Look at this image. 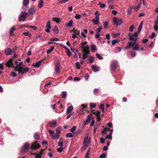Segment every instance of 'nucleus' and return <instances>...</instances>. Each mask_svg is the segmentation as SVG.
<instances>
[{
	"mask_svg": "<svg viewBox=\"0 0 158 158\" xmlns=\"http://www.w3.org/2000/svg\"><path fill=\"white\" fill-rule=\"evenodd\" d=\"M40 145L38 143L37 141H35L32 143L31 147L32 150H36L37 148H39Z\"/></svg>",
	"mask_w": 158,
	"mask_h": 158,
	"instance_id": "nucleus-1",
	"label": "nucleus"
},
{
	"mask_svg": "<svg viewBox=\"0 0 158 158\" xmlns=\"http://www.w3.org/2000/svg\"><path fill=\"white\" fill-rule=\"evenodd\" d=\"M30 148V146L28 143H26L24 146L22 148L21 152H27Z\"/></svg>",
	"mask_w": 158,
	"mask_h": 158,
	"instance_id": "nucleus-2",
	"label": "nucleus"
},
{
	"mask_svg": "<svg viewBox=\"0 0 158 158\" xmlns=\"http://www.w3.org/2000/svg\"><path fill=\"white\" fill-rule=\"evenodd\" d=\"M113 21L114 24L116 26L120 25L123 22L122 19H119L116 17H114L113 18Z\"/></svg>",
	"mask_w": 158,
	"mask_h": 158,
	"instance_id": "nucleus-3",
	"label": "nucleus"
},
{
	"mask_svg": "<svg viewBox=\"0 0 158 158\" xmlns=\"http://www.w3.org/2000/svg\"><path fill=\"white\" fill-rule=\"evenodd\" d=\"M28 15L27 13L24 12L19 17V21H24L26 19V16Z\"/></svg>",
	"mask_w": 158,
	"mask_h": 158,
	"instance_id": "nucleus-4",
	"label": "nucleus"
},
{
	"mask_svg": "<svg viewBox=\"0 0 158 158\" xmlns=\"http://www.w3.org/2000/svg\"><path fill=\"white\" fill-rule=\"evenodd\" d=\"M91 113L94 114H95L96 116V119L97 121H99L100 120V114L101 112L99 111H94V110H92Z\"/></svg>",
	"mask_w": 158,
	"mask_h": 158,
	"instance_id": "nucleus-5",
	"label": "nucleus"
},
{
	"mask_svg": "<svg viewBox=\"0 0 158 158\" xmlns=\"http://www.w3.org/2000/svg\"><path fill=\"white\" fill-rule=\"evenodd\" d=\"M117 63L116 61H113L111 64V69L112 71H114L117 69Z\"/></svg>",
	"mask_w": 158,
	"mask_h": 158,
	"instance_id": "nucleus-6",
	"label": "nucleus"
},
{
	"mask_svg": "<svg viewBox=\"0 0 158 158\" xmlns=\"http://www.w3.org/2000/svg\"><path fill=\"white\" fill-rule=\"evenodd\" d=\"M81 48L82 49V51L83 53H86L87 52L88 54L89 53V45H87L84 47L81 46Z\"/></svg>",
	"mask_w": 158,
	"mask_h": 158,
	"instance_id": "nucleus-7",
	"label": "nucleus"
},
{
	"mask_svg": "<svg viewBox=\"0 0 158 158\" xmlns=\"http://www.w3.org/2000/svg\"><path fill=\"white\" fill-rule=\"evenodd\" d=\"M13 60L12 58L10 59L6 63V65L8 67L10 68V67H12L13 68H14V66L12 63Z\"/></svg>",
	"mask_w": 158,
	"mask_h": 158,
	"instance_id": "nucleus-8",
	"label": "nucleus"
},
{
	"mask_svg": "<svg viewBox=\"0 0 158 158\" xmlns=\"http://www.w3.org/2000/svg\"><path fill=\"white\" fill-rule=\"evenodd\" d=\"M46 58H45L44 59H42L40 61L36 62L35 64H33L32 65L34 66L36 68H38L40 66L42 61L45 59Z\"/></svg>",
	"mask_w": 158,
	"mask_h": 158,
	"instance_id": "nucleus-9",
	"label": "nucleus"
},
{
	"mask_svg": "<svg viewBox=\"0 0 158 158\" xmlns=\"http://www.w3.org/2000/svg\"><path fill=\"white\" fill-rule=\"evenodd\" d=\"M92 116V114H90L88 115L86 120L84 122V123L85 124H86L89 123L91 119Z\"/></svg>",
	"mask_w": 158,
	"mask_h": 158,
	"instance_id": "nucleus-10",
	"label": "nucleus"
},
{
	"mask_svg": "<svg viewBox=\"0 0 158 158\" xmlns=\"http://www.w3.org/2000/svg\"><path fill=\"white\" fill-rule=\"evenodd\" d=\"M35 9L33 7L30 8L28 10V13L29 14L32 15L35 13Z\"/></svg>",
	"mask_w": 158,
	"mask_h": 158,
	"instance_id": "nucleus-11",
	"label": "nucleus"
},
{
	"mask_svg": "<svg viewBox=\"0 0 158 158\" xmlns=\"http://www.w3.org/2000/svg\"><path fill=\"white\" fill-rule=\"evenodd\" d=\"M11 52V49L9 48H6L5 51V53L6 55H9L10 54Z\"/></svg>",
	"mask_w": 158,
	"mask_h": 158,
	"instance_id": "nucleus-12",
	"label": "nucleus"
},
{
	"mask_svg": "<svg viewBox=\"0 0 158 158\" xmlns=\"http://www.w3.org/2000/svg\"><path fill=\"white\" fill-rule=\"evenodd\" d=\"M88 139V136L85 137L84 139L83 142V144H85L84 146L86 147H87L88 146V141H87Z\"/></svg>",
	"mask_w": 158,
	"mask_h": 158,
	"instance_id": "nucleus-13",
	"label": "nucleus"
},
{
	"mask_svg": "<svg viewBox=\"0 0 158 158\" xmlns=\"http://www.w3.org/2000/svg\"><path fill=\"white\" fill-rule=\"evenodd\" d=\"M73 22L72 20H70L69 22L66 23L65 26L66 27H71L73 26Z\"/></svg>",
	"mask_w": 158,
	"mask_h": 158,
	"instance_id": "nucleus-14",
	"label": "nucleus"
},
{
	"mask_svg": "<svg viewBox=\"0 0 158 158\" xmlns=\"http://www.w3.org/2000/svg\"><path fill=\"white\" fill-rule=\"evenodd\" d=\"M60 65L59 63H57L56 67V72L57 73H59L60 71Z\"/></svg>",
	"mask_w": 158,
	"mask_h": 158,
	"instance_id": "nucleus-15",
	"label": "nucleus"
},
{
	"mask_svg": "<svg viewBox=\"0 0 158 158\" xmlns=\"http://www.w3.org/2000/svg\"><path fill=\"white\" fill-rule=\"evenodd\" d=\"M91 51L92 52H96L95 50H97L96 46L94 44H91L90 46Z\"/></svg>",
	"mask_w": 158,
	"mask_h": 158,
	"instance_id": "nucleus-16",
	"label": "nucleus"
},
{
	"mask_svg": "<svg viewBox=\"0 0 158 158\" xmlns=\"http://www.w3.org/2000/svg\"><path fill=\"white\" fill-rule=\"evenodd\" d=\"M73 109V107L72 106H69L66 112V114H68L72 111Z\"/></svg>",
	"mask_w": 158,
	"mask_h": 158,
	"instance_id": "nucleus-17",
	"label": "nucleus"
},
{
	"mask_svg": "<svg viewBox=\"0 0 158 158\" xmlns=\"http://www.w3.org/2000/svg\"><path fill=\"white\" fill-rule=\"evenodd\" d=\"M143 24V21H142L141 22L139 25V26L138 29V33H140L141 30L142 28Z\"/></svg>",
	"mask_w": 158,
	"mask_h": 158,
	"instance_id": "nucleus-18",
	"label": "nucleus"
},
{
	"mask_svg": "<svg viewBox=\"0 0 158 158\" xmlns=\"http://www.w3.org/2000/svg\"><path fill=\"white\" fill-rule=\"evenodd\" d=\"M91 69L94 72H97L98 71V68L96 66L93 65L91 66Z\"/></svg>",
	"mask_w": 158,
	"mask_h": 158,
	"instance_id": "nucleus-19",
	"label": "nucleus"
},
{
	"mask_svg": "<svg viewBox=\"0 0 158 158\" xmlns=\"http://www.w3.org/2000/svg\"><path fill=\"white\" fill-rule=\"evenodd\" d=\"M133 46V44H132V42H128L127 46L125 48V49H129Z\"/></svg>",
	"mask_w": 158,
	"mask_h": 158,
	"instance_id": "nucleus-20",
	"label": "nucleus"
},
{
	"mask_svg": "<svg viewBox=\"0 0 158 158\" xmlns=\"http://www.w3.org/2000/svg\"><path fill=\"white\" fill-rule=\"evenodd\" d=\"M15 28L14 27H12L10 29V36L14 35L13 33L14 31L15 30Z\"/></svg>",
	"mask_w": 158,
	"mask_h": 158,
	"instance_id": "nucleus-21",
	"label": "nucleus"
},
{
	"mask_svg": "<svg viewBox=\"0 0 158 158\" xmlns=\"http://www.w3.org/2000/svg\"><path fill=\"white\" fill-rule=\"evenodd\" d=\"M132 49L135 51H138L139 50V47L138 44L135 45L132 47Z\"/></svg>",
	"mask_w": 158,
	"mask_h": 158,
	"instance_id": "nucleus-22",
	"label": "nucleus"
},
{
	"mask_svg": "<svg viewBox=\"0 0 158 158\" xmlns=\"http://www.w3.org/2000/svg\"><path fill=\"white\" fill-rule=\"evenodd\" d=\"M29 69H30V68L28 67H27V68H23V70H22V71L21 72V74H23L25 72L28 71L29 70Z\"/></svg>",
	"mask_w": 158,
	"mask_h": 158,
	"instance_id": "nucleus-23",
	"label": "nucleus"
},
{
	"mask_svg": "<svg viewBox=\"0 0 158 158\" xmlns=\"http://www.w3.org/2000/svg\"><path fill=\"white\" fill-rule=\"evenodd\" d=\"M49 124L50 126L51 127H55L56 124V122L55 121L53 122H49Z\"/></svg>",
	"mask_w": 158,
	"mask_h": 158,
	"instance_id": "nucleus-24",
	"label": "nucleus"
},
{
	"mask_svg": "<svg viewBox=\"0 0 158 158\" xmlns=\"http://www.w3.org/2000/svg\"><path fill=\"white\" fill-rule=\"evenodd\" d=\"M94 58L93 57H92V56H89V63L90 64L94 62Z\"/></svg>",
	"mask_w": 158,
	"mask_h": 158,
	"instance_id": "nucleus-25",
	"label": "nucleus"
},
{
	"mask_svg": "<svg viewBox=\"0 0 158 158\" xmlns=\"http://www.w3.org/2000/svg\"><path fill=\"white\" fill-rule=\"evenodd\" d=\"M34 137L35 139L37 140H39L40 139V135L38 134L37 133L35 134L34 135Z\"/></svg>",
	"mask_w": 158,
	"mask_h": 158,
	"instance_id": "nucleus-26",
	"label": "nucleus"
},
{
	"mask_svg": "<svg viewBox=\"0 0 158 158\" xmlns=\"http://www.w3.org/2000/svg\"><path fill=\"white\" fill-rule=\"evenodd\" d=\"M62 94V98H65L67 95V93L66 92L63 91L61 93Z\"/></svg>",
	"mask_w": 158,
	"mask_h": 158,
	"instance_id": "nucleus-27",
	"label": "nucleus"
},
{
	"mask_svg": "<svg viewBox=\"0 0 158 158\" xmlns=\"http://www.w3.org/2000/svg\"><path fill=\"white\" fill-rule=\"evenodd\" d=\"M92 21L95 25H98L99 24V21L96 20L95 19H92Z\"/></svg>",
	"mask_w": 158,
	"mask_h": 158,
	"instance_id": "nucleus-28",
	"label": "nucleus"
},
{
	"mask_svg": "<svg viewBox=\"0 0 158 158\" xmlns=\"http://www.w3.org/2000/svg\"><path fill=\"white\" fill-rule=\"evenodd\" d=\"M96 104L94 103H92L89 104V106L90 108H94L96 107Z\"/></svg>",
	"mask_w": 158,
	"mask_h": 158,
	"instance_id": "nucleus-29",
	"label": "nucleus"
},
{
	"mask_svg": "<svg viewBox=\"0 0 158 158\" xmlns=\"http://www.w3.org/2000/svg\"><path fill=\"white\" fill-rule=\"evenodd\" d=\"M89 54L87 52L86 53H83L82 56V59L83 60H85L86 57H87V55Z\"/></svg>",
	"mask_w": 158,
	"mask_h": 158,
	"instance_id": "nucleus-30",
	"label": "nucleus"
},
{
	"mask_svg": "<svg viewBox=\"0 0 158 158\" xmlns=\"http://www.w3.org/2000/svg\"><path fill=\"white\" fill-rule=\"evenodd\" d=\"M29 3V0H23V4L24 6H26Z\"/></svg>",
	"mask_w": 158,
	"mask_h": 158,
	"instance_id": "nucleus-31",
	"label": "nucleus"
},
{
	"mask_svg": "<svg viewBox=\"0 0 158 158\" xmlns=\"http://www.w3.org/2000/svg\"><path fill=\"white\" fill-rule=\"evenodd\" d=\"M43 1L42 0H40V3L38 5V6L40 8H41L43 6Z\"/></svg>",
	"mask_w": 158,
	"mask_h": 158,
	"instance_id": "nucleus-32",
	"label": "nucleus"
},
{
	"mask_svg": "<svg viewBox=\"0 0 158 158\" xmlns=\"http://www.w3.org/2000/svg\"><path fill=\"white\" fill-rule=\"evenodd\" d=\"M23 34L25 36H28L29 37H31V34L28 32H24Z\"/></svg>",
	"mask_w": 158,
	"mask_h": 158,
	"instance_id": "nucleus-33",
	"label": "nucleus"
},
{
	"mask_svg": "<svg viewBox=\"0 0 158 158\" xmlns=\"http://www.w3.org/2000/svg\"><path fill=\"white\" fill-rule=\"evenodd\" d=\"M73 133H68L66 135V136L67 137L71 138L73 137Z\"/></svg>",
	"mask_w": 158,
	"mask_h": 158,
	"instance_id": "nucleus-34",
	"label": "nucleus"
},
{
	"mask_svg": "<svg viewBox=\"0 0 158 158\" xmlns=\"http://www.w3.org/2000/svg\"><path fill=\"white\" fill-rule=\"evenodd\" d=\"M119 41V40H114L112 41V45H114L115 44L118 43Z\"/></svg>",
	"mask_w": 158,
	"mask_h": 158,
	"instance_id": "nucleus-35",
	"label": "nucleus"
},
{
	"mask_svg": "<svg viewBox=\"0 0 158 158\" xmlns=\"http://www.w3.org/2000/svg\"><path fill=\"white\" fill-rule=\"evenodd\" d=\"M89 151L90 150L89 149H88V151L86 153L85 155V158H89Z\"/></svg>",
	"mask_w": 158,
	"mask_h": 158,
	"instance_id": "nucleus-36",
	"label": "nucleus"
},
{
	"mask_svg": "<svg viewBox=\"0 0 158 158\" xmlns=\"http://www.w3.org/2000/svg\"><path fill=\"white\" fill-rule=\"evenodd\" d=\"M50 23V22L49 21L47 22L46 24V27L47 28L50 29L51 28Z\"/></svg>",
	"mask_w": 158,
	"mask_h": 158,
	"instance_id": "nucleus-37",
	"label": "nucleus"
},
{
	"mask_svg": "<svg viewBox=\"0 0 158 158\" xmlns=\"http://www.w3.org/2000/svg\"><path fill=\"white\" fill-rule=\"evenodd\" d=\"M54 49V46H53L51 47L50 49H49L47 51V53L48 54L49 53L51 52Z\"/></svg>",
	"mask_w": 158,
	"mask_h": 158,
	"instance_id": "nucleus-38",
	"label": "nucleus"
},
{
	"mask_svg": "<svg viewBox=\"0 0 158 158\" xmlns=\"http://www.w3.org/2000/svg\"><path fill=\"white\" fill-rule=\"evenodd\" d=\"M53 31L56 33H57L59 32V30L57 27L55 26L53 29Z\"/></svg>",
	"mask_w": 158,
	"mask_h": 158,
	"instance_id": "nucleus-39",
	"label": "nucleus"
},
{
	"mask_svg": "<svg viewBox=\"0 0 158 158\" xmlns=\"http://www.w3.org/2000/svg\"><path fill=\"white\" fill-rule=\"evenodd\" d=\"M76 129V127L75 126H73L71 129L70 131L72 133H73L74 132Z\"/></svg>",
	"mask_w": 158,
	"mask_h": 158,
	"instance_id": "nucleus-40",
	"label": "nucleus"
},
{
	"mask_svg": "<svg viewBox=\"0 0 158 158\" xmlns=\"http://www.w3.org/2000/svg\"><path fill=\"white\" fill-rule=\"evenodd\" d=\"M107 129V127H105L103 130L102 131V133L103 134H106L107 132L106 129Z\"/></svg>",
	"mask_w": 158,
	"mask_h": 158,
	"instance_id": "nucleus-41",
	"label": "nucleus"
},
{
	"mask_svg": "<svg viewBox=\"0 0 158 158\" xmlns=\"http://www.w3.org/2000/svg\"><path fill=\"white\" fill-rule=\"evenodd\" d=\"M60 137L59 135L57 134H56L55 135L52 136V139H56Z\"/></svg>",
	"mask_w": 158,
	"mask_h": 158,
	"instance_id": "nucleus-42",
	"label": "nucleus"
},
{
	"mask_svg": "<svg viewBox=\"0 0 158 158\" xmlns=\"http://www.w3.org/2000/svg\"><path fill=\"white\" fill-rule=\"evenodd\" d=\"M53 20L54 21H56L57 23H58L60 22V19L59 18L56 17L53 18Z\"/></svg>",
	"mask_w": 158,
	"mask_h": 158,
	"instance_id": "nucleus-43",
	"label": "nucleus"
},
{
	"mask_svg": "<svg viewBox=\"0 0 158 158\" xmlns=\"http://www.w3.org/2000/svg\"><path fill=\"white\" fill-rule=\"evenodd\" d=\"M96 57L100 60H102L103 59V57L101 56L98 53H96Z\"/></svg>",
	"mask_w": 158,
	"mask_h": 158,
	"instance_id": "nucleus-44",
	"label": "nucleus"
},
{
	"mask_svg": "<svg viewBox=\"0 0 158 158\" xmlns=\"http://www.w3.org/2000/svg\"><path fill=\"white\" fill-rule=\"evenodd\" d=\"M134 28V26L133 24L131 25L129 28V31L131 32H132L133 31Z\"/></svg>",
	"mask_w": 158,
	"mask_h": 158,
	"instance_id": "nucleus-45",
	"label": "nucleus"
},
{
	"mask_svg": "<svg viewBox=\"0 0 158 158\" xmlns=\"http://www.w3.org/2000/svg\"><path fill=\"white\" fill-rule=\"evenodd\" d=\"M98 13V11H97L95 13V15H96L94 19H95L96 20H99V15L97 14V13Z\"/></svg>",
	"mask_w": 158,
	"mask_h": 158,
	"instance_id": "nucleus-46",
	"label": "nucleus"
},
{
	"mask_svg": "<svg viewBox=\"0 0 158 158\" xmlns=\"http://www.w3.org/2000/svg\"><path fill=\"white\" fill-rule=\"evenodd\" d=\"M99 5L100 6V7L102 8H104L106 6V5L105 4L102 3L101 2H99Z\"/></svg>",
	"mask_w": 158,
	"mask_h": 158,
	"instance_id": "nucleus-47",
	"label": "nucleus"
},
{
	"mask_svg": "<svg viewBox=\"0 0 158 158\" xmlns=\"http://www.w3.org/2000/svg\"><path fill=\"white\" fill-rule=\"evenodd\" d=\"M131 55L132 57H135L136 55L135 52L134 51H132L131 52Z\"/></svg>",
	"mask_w": 158,
	"mask_h": 158,
	"instance_id": "nucleus-48",
	"label": "nucleus"
},
{
	"mask_svg": "<svg viewBox=\"0 0 158 158\" xmlns=\"http://www.w3.org/2000/svg\"><path fill=\"white\" fill-rule=\"evenodd\" d=\"M106 155L105 153H103L100 155L99 156L100 158H105L106 157Z\"/></svg>",
	"mask_w": 158,
	"mask_h": 158,
	"instance_id": "nucleus-49",
	"label": "nucleus"
},
{
	"mask_svg": "<svg viewBox=\"0 0 158 158\" xmlns=\"http://www.w3.org/2000/svg\"><path fill=\"white\" fill-rule=\"evenodd\" d=\"M142 0H139V3L138 4V5H137V7L138 8L137 10H138L140 8V7L141 6V5L142 3Z\"/></svg>",
	"mask_w": 158,
	"mask_h": 158,
	"instance_id": "nucleus-50",
	"label": "nucleus"
},
{
	"mask_svg": "<svg viewBox=\"0 0 158 158\" xmlns=\"http://www.w3.org/2000/svg\"><path fill=\"white\" fill-rule=\"evenodd\" d=\"M35 155V158H41V155L39 153L36 154Z\"/></svg>",
	"mask_w": 158,
	"mask_h": 158,
	"instance_id": "nucleus-51",
	"label": "nucleus"
},
{
	"mask_svg": "<svg viewBox=\"0 0 158 158\" xmlns=\"http://www.w3.org/2000/svg\"><path fill=\"white\" fill-rule=\"evenodd\" d=\"M98 89L96 88L94 89V94H96L98 93Z\"/></svg>",
	"mask_w": 158,
	"mask_h": 158,
	"instance_id": "nucleus-52",
	"label": "nucleus"
},
{
	"mask_svg": "<svg viewBox=\"0 0 158 158\" xmlns=\"http://www.w3.org/2000/svg\"><path fill=\"white\" fill-rule=\"evenodd\" d=\"M48 132L51 136H52L54 134V132L51 130H49Z\"/></svg>",
	"mask_w": 158,
	"mask_h": 158,
	"instance_id": "nucleus-53",
	"label": "nucleus"
},
{
	"mask_svg": "<svg viewBox=\"0 0 158 158\" xmlns=\"http://www.w3.org/2000/svg\"><path fill=\"white\" fill-rule=\"evenodd\" d=\"M10 75L14 77H15L17 76V74L14 72H11Z\"/></svg>",
	"mask_w": 158,
	"mask_h": 158,
	"instance_id": "nucleus-54",
	"label": "nucleus"
},
{
	"mask_svg": "<svg viewBox=\"0 0 158 158\" xmlns=\"http://www.w3.org/2000/svg\"><path fill=\"white\" fill-rule=\"evenodd\" d=\"M100 143H104L105 141V139L103 138L102 137H100Z\"/></svg>",
	"mask_w": 158,
	"mask_h": 158,
	"instance_id": "nucleus-55",
	"label": "nucleus"
},
{
	"mask_svg": "<svg viewBox=\"0 0 158 158\" xmlns=\"http://www.w3.org/2000/svg\"><path fill=\"white\" fill-rule=\"evenodd\" d=\"M76 65L77 68L78 69H79L80 68V64L78 62H77L76 63Z\"/></svg>",
	"mask_w": 158,
	"mask_h": 158,
	"instance_id": "nucleus-56",
	"label": "nucleus"
},
{
	"mask_svg": "<svg viewBox=\"0 0 158 158\" xmlns=\"http://www.w3.org/2000/svg\"><path fill=\"white\" fill-rule=\"evenodd\" d=\"M108 25V22L106 21L104 23V27L105 28H107Z\"/></svg>",
	"mask_w": 158,
	"mask_h": 158,
	"instance_id": "nucleus-57",
	"label": "nucleus"
},
{
	"mask_svg": "<svg viewBox=\"0 0 158 158\" xmlns=\"http://www.w3.org/2000/svg\"><path fill=\"white\" fill-rule=\"evenodd\" d=\"M23 64V62H21L19 63V64H17L16 65V68L18 67L19 68V67H21Z\"/></svg>",
	"mask_w": 158,
	"mask_h": 158,
	"instance_id": "nucleus-58",
	"label": "nucleus"
},
{
	"mask_svg": "<svg viewBox=\"0 0 158 158\" xmlns=\"http://www.w3.org/2000/svg\"><path fill=\"white\" fill-rule=\"evenodd\" d=\"M135 40V38L133 36V35L131 36H130V37H129V40L134 41V40Z\"/></svg>",
	"mask_w": 158,
	"mask_h": 158,
	"instance_id": "nucleus-59",
	"label": "nucleus"
},
{
	"mask_svg": "<svg viewBox=\"0 0 158 158\" xmlns=\"http://www.w3.org/2000/svg\"><path fill=\"white\" fill-rule=\"evenodd\" d=\"M63 150V149L62 148H58L57 149V151L59 152H62Z\"/></svg>",
	"mask_w": 158,
	"mask_h": 158,
	"instance_id": "nucleus-60",
	"label": "nucleus"
},
{
	"mask_svg": "<svg viewBox=\"0 0 158 158\" xmlns=\"http://www.w3.org/2000/svg\"><path fill=\"white\" fill-rule=\"evenodd\" d=\"M155 36V33L154 32H152L151 34V35L149 36V38L151 39H153Z\"/></svg>",
	"mask_w": 158,
	"mask_h": 158,
	"instance_id": "nucleus-61",
	"label": "nucleus"
},
{
	"mask_svg": "<svg viewBox=\"0 0 158 158\" xmlns=\"http://www.w3.org/2000/svg\"><path fill=\"white\" fill-rule=\"evenodd\" d=\"M23 67L21 66L19 68V73L21 74V72L23 70Z\"/></svg>",
	"mask_w": 158,
	"mask_h": 158,
	"instance_id": "nucleus-62",
	"label": "nucleus"
},
{
	"mask_svg": "<svg viewBox=\"0 0 158 158\" xmlns=\"http://www.w3.org/2000/svg\"><path fill=\"white\" fill-rule=\"evenodd\" d=\"M154 24L155 25H158V15L157 17L156 20L154 21Z\"/></svg>",
	"mask_w": 158,
	"mask_h": 158,
	"instance_id": "nucleus-63",
	"label": "nucleus"
},
{
	"mask_svg": "<svg viewBox=\"0 0 158 158\" xmlns=\"http://www.w3.org/2000/svg\"><path fill=\"white\" fill-rule=\"evenodd\" d=\"M66 53H67V55L69 56H70L72 54L71 52L69 50V49H68L66 51Z\"/></svg>",
	"mask_w": 158,
	"mask_h": 158,
	"instance_id": "nucleus-64",
	"label": "nucleus"
}]
</instances>
